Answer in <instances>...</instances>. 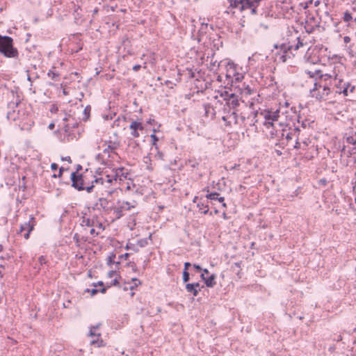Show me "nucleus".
<instances>
[{
  "label": "nucleus",
  "instance_id": "nucleus-1",
  "mask_svg": "<svg viewBox=\"0 0 356 356\" xmlns=\"http://www.w3.org/2000/svg\"><path fill=\"white\" fill-rule=\"evenodd\" d=\"M122 169L113 168L111 170V172H109L108 170H106V171L104 172L106 176L105 178H95L93 181H92V184L88 186H85V181L82 175H76V172H72V186L78 191L86 190L88 193H90L94 188V184H99L103 185L104 184H112L113 182L116 183L118 178L120 177V173L122 172Z\"/></svg>",
  "mask_w": 356,
  "mask_h": 356
},
{
  "label": "nucleus",
  "instance_id": "nucleus-2",
  "mask_svg": "<svg viewBox=\"0 0 356 356\" xmlns=\"http://www.w3.org/2000/svg\"><path fill=\"white\" fill-rule=\"evenodd\" d=\"M298 42L296 45L293 46L286 43H282L280 45L275 44V50H273L275 61L277 63H285L292 56H294L293 51L300 49H303L302 51L307 49V54L310 51L311 47L308 45L307 42H304V40L298 38ZM307 57V55H305Z\"/></svg>",
  "mask_w": 356,
  "mask_h": 356
},
{
  "label": "nucleus",
  "instance_id": "nucleus-3",
  "mask_svg": "<svg viewBox=\"0 0 356 356\" xmlns=\"http://www.w3.org/2000/svg\"><path fill=\"white\" fill-rule=\"evenodd\" d=\"M261 115L264 118L262 124L266 129H274L277 125L283 127L286 124L284 115H280V109L275 111L264 110L261 112Z\"/></svg>",
  "mask_w": 356,
  "mask_h": 356
},
{
  "label": "nucleus",
  "instance_id": "nucleus-4",
  "mask_svg": "<svg viewBox=\"0 0 356 356\" xmlns=\"http://www.w3.org/2000/svg\"><path fill=\"white\" fill-rule=\"evenodd\" d=\"M0 53L7 58L18 57V51L13 47V40L11 37L0 35Z\"/></svg>",
  "mask_w": 356,
  "mask_h": 356
},
{
  "label": "nucleus",
  "instance_id": "nucleus-5",
  "mask_svg": "<svg viewBox=\"0 0 356 356\" xmlns=\"http://www.w3.org/2000/svg\"><path fill=\"white\" fill-rule=\"evenodd\" d=\"M325 76H329L330 77H334V85L337 88V92L339 94H343L344 96H348L349 92H353L355 86H351L349 82L345 81L337 74H335V72H334L333 74H326Z\"/></svg>",
  "mask_w": 356,
  "mask_h": 356
},
{
  "label": "nucleus",
  "instance_id": "nucleus-6",
  "mask_svg": "<svg viewBox=\"0 0 356 356\" xmlns=\"http://www.w3.org/2000/svg\"><path fill=\"white\" fill-rule=\"evenodd\" d=\"M310 93L312 97H315L320 100L325 99L330 93V88L326 86H322L317 83H314V88L310 90Z\"/></svg>",
  "mask_w": 356,
  "mask_h": 356
},
{
  "label": "nucleus",
  "instance_id": "nucleus-7",
  "mask_svg": "<svg viewBox=\"0 0 356 356\" xmlns=\"http://www.w3.org/2000/svg\"><path fill=\"white\" fill-rule=\"evenodd\" d=\"M35 226V218L31 215L29 217V220L28 222H24V224L20 225L19 232L24 234V237L26 239H28L30 236V233L33 231Z\"/></svg>",
  "mask_w": 356,
  "mask_h": 356
},
{
  "label": "nucleus",
  "instance_id": "nucleus-8",
  "mask_svg": "<svg viewBox=\"0 0 356 356\" xmlns=\"http://www.w3.org/2000/svg\"><path fill=\"white\" fill-rule=\"evenodd\" d=\"M98 327L99 325L90 327L89 331V337L92 338L90 342L91 345L100 347L102 346V343H103V341L99 340V337L101 336V334L100 332H97Z\"/></svg>",
  "mask_w": 356,
  "mask_h": 356
},
{
  "label": "nucleus",
  "instance_id": "nucleus-9",
  "mask_svg": "<svg viewBox=\"0 0 356 356\" xmlns=\"http://www.w3.org/2000/svg\"><path fill=\"white\" fill-rule=\"evenodd\" d=\"M114 202L108 197H99L97 202V206H99L105 212H109L113 209Z\"/></svg>",
  "mask_w": 356,
  "mask_h": 356
},
{
  "label": "nucleus",
  "instance_id": "nucleus-10",
  "mask_svg": "<svg viewBox=\"0 0 356 356\" xmlns=\"http://www.w3.org/2000/svg\"><path fill=\"white\" fill-rule=\"evenodd\" d=\"M236 87L238 88V91H240L241 98H247L248 96L251 95L259 97V95L257 94V92L253 90L249 85L242 83L241 85H238Z\"/></svg>",
  "mask_w": 356,
  "mask_h": 356
},
{
  "label": "nucleus",
  "instance_id": "nucleus-11",
  "mask_svg": "<svg viewBox=\"0 0 356 356\" xmlns=\"http://www.w3.org/2000/svg\"><path fill=\"white\" fill-rule=\"evenodd\" d=\"M280 109V115H284V120H286V124L284 126H287L290 121H293L296 120L298 116L296 115V110L295 108H291L289 110L282 111Z\"/></svg>",
  "mask_w": 356,
  "mask_h": 356
},
{
  "label": "nucleus",
  "instance_id": "nucleus-12",
  "mask_svg": "<svg viewBox=\"0 0 356 356\" xmlns=\"http://www.w3.org/2000/svg\"><path fill=\"white\" fill-rule=\"evenodd\" d=\"M129 129H131V135L134 138H138L140 136V131L143 130V124L138 120H134L129 125Z\"/></svg>",
  "mask_w": 356,
  "mask_h": 356
},
{
  "label": "nucleus",
  "instance_id": "nucleus-13",
  "mask_svg": "<svg viewBox=\"0 0 356 356\" xmlns=\"http://www.w3.org/2000/svg\"><path fill=\"white\" fill-rule=\"evenodd\" d=\"M112 210L115 219L120 218L124 215V211H126L124 206L122 205V200H118Z\"/></svg>",
  "mask_w": 356,
  "mask_h": 356
},
{
  "label": "nucleus",
  "instance_id": "nucleus-14",
  "mask_svg": "<svg viewBox=\"0 0 356 356\" xmlns=\"http://www.w3.org/2000/svg\"><path fill=\"white\" fill-rule=\"evenodd\" d=\"M241 2L242 3L240 7V12L250 9L252 14H255L257 13V5L255 3L252 2V0H242Z\"/></svg>",
  "mask_w": 356,
  "mask_h": 356
},
{
  "label": "nucleus",
  "instance_id": "nucleus-15",
  "mask_svg": "<svg viewBox=\"0 0 356 356\" xmlns=\"http://www.w3.org/2000/svg\"><path fill=\"white\" fill-rule=\"evenodd\" d=\"M237 72V65L233 63H228L226 65V79L230 81Z\"/></svg>",
  "mask_w": 356,
  "mask_h": 356
},
{
  "label": "nucleus",
  "instance_id": "nucleus-16",
  "mask_svg": "<svg viewBox=\"0 0 356 356\" xmlns=\"http://www.w3.org/2000/svg\"><path fill=\"white\" fill-rule=\"evenodd\" d=\"M107 147L104 149V154H106L108 157H110L111 153H115V151L119 147V143L109 140L108 142H106Z\"/></svg>",
  "mask_w": 356,
  "mask_h": 356
},
{
  "label": "nucleus",
  "instance_id": "nucleus-17",
  "mask_svg": "<svg viewBox=\"0 0 356 356\" xmlns=\"http://www.w3.org/2000/svg\"><path fill=\"white\" fill-rule=\"evenodd\" d=\"M225 99L227 101L228 106L232 108H235L239 104L238 97L234 93H231L229 95L227 94L225 97Z\"/></svg>",
  "mask_w": 356,
  "mask_h": 356
},
{
  "label": "nucleus",
  "instance_id": "nucleus-18",
  "mask_svg": "<svg viewBox=\"0 0 356 356\" xmlns=\"http://www.w3.org/2000/svg\"><path fill=\"white\" fill-rule=\"evenodd\" d=\"M186 290L188 293L193 294V296H197L200 291V286L198 282L187 283L186 284Z\"/></svg>",
  "mask_w": 356,
  "mask_h": 356
},
{
  "label": "nucleus",
  "instance_id": "nucleus-19",
  "mask_svg": "<svg viewBox=\"0 0 356 356\" xmlns=\"http://www.w3.org/2000/svg\"><path fill=\"white\" fill-rule=\"evenodd\" d=\"M107 277L111 279L110 281L107 282L108 286H115L119 282L120 275L116 270H110L108 273Z\"/></svg>",
  "mask_w": 356,
  "mask_h": 356
},
{
  "label": "nucleus",
  "instance_id": "nucleus-20",
  "mask_svg": "<svg viewBox=\"0 0 356 356\" xmlns=\"http://www.w3.org/2000/svg\"><path fill=\"white\" fill-rule=\"evenodd\" d=\"M318 26V22L314 17H311L306 21L305 29L307 33H311Z\"/></svg>",
  "mask_w": 356,
  "mask_h": 356
},
{
  "label": "nucleus",
  "instance_id": "nucleus-21",
  "mask_svg": "<svg viewBox=\"0 0 356 356\" xmlns=\"http://www.w3.org/2000/svg\"><path fill=\"white\" fill-rule=\"evenodd\" d=\"M282 10L283 11L282 15L284 18H291L293 17V14L295 13L294 8L293 6H289L287 5H284Z\"/></svg>",
  "mask_w": 356,
  "mask_h": 356
},
{
  "label": "nucleus",
  "instance_id": "nucleus-22",
  "mask_svg": "<svg viewBox=\"0 0 356 356\" xmlns=\"http://www.w3.org/2000/svg\"><path fill=\"white\" fill-rule=\"evenodd\" d=\"M200 277L204 281V283L207 287H213L216 284V276L214 274L211 275L209 277H206L204 276V273H202Z\"/></svg>",
  "mask_w": 356,
  "mask_h": 356
},
{
  "label": "nucleus",
  "instance_id": "nucleus-23",
  "mask_svg": "<svg viewBox=\"0 0 356 356\" xmlns=\"http://www.w3.org/2000/svg\"><path fill=\"white\" fill-rule=\"evenodd\" d=\"M222 120L225 122V125L227 126L230 125L232 122L237 123L236 113L235 111H233L227 116H222Z\"/></svg>",
  "mask_w": 356,
  "mask_h": 356
},
{
  "label": "nucleus",
  "instance_id": "nucleus-24",
  "mask_svg": "<svg viewBox=\"0 0 356 356\" xmlns=\"http://www.w3.org/2000/svg\"><path fill=\"white\" fill-rule=\"evenodd\" d=\"M90 227L89 232L91 235H98L99 234V231L104 229L102 225L98 222H96L95 226Z\"/></svg>",
  "mask_w": 356,
  "mask_h": 356
},
{
  "label": "nucleus",
  "instance_id": "nucleus-25",
  "mask_svg": "<svg viewBox=\"0 0 356 356\" xmlns=\"http://www.w3.org/2000/svg\"><path fill=\"white\" fill-rule=\"evenodd\" d=\"M241 1L242 0H229V7L240 12V7L242 3Z\"/></svg>",
  "mask_w": 356,
  "mask_h": 356
},
{
  "label": "nucleus",
  "instance_id": "nucleus-26",
  "mask_svg": "<svg viewBox=\"0 0 356 356\" xmlns=\"http://www.w3.org/2000/svg\"><path fill=\"white\" fill-rule=\"evenodd\" d=\"M95 223L96 222H95L93 220H91L88 218L83 217L81 225L83 227H90L95 226Z\"/></svg>",
  "mask_w": 356,
  "mask_h": 356
},
{
  "label": "nucleus",
  "instance_id": "nucleus-27",
  "mask_svg": "<svg viewBox=\"0 0 356 356\" xmlns=\"http://www.w3.org/2000/svg\"><path fill=\"white\" fill-rule=\"evenodd\" d=\"M243 78H244V75L243 73L236 72V73L234 74V76H233V78L231 79L230 81L232 83H241L242 81V80L243 79Z\"/></svg>",
  "mask_w": 356,
  "mask_h": 356
},
{
  "label": "nucleus",
  "instance_id": "nucleus-28",
  "mask_svg": "<svg viewBox=\"0 0 356 356\" xmlns=\"http://www.w3.org/2000/svg\"><path fill=\"white\" fill-rule=\"evenodd\" d=\"M197 208L199 209V211L204 213V214H207L209 213V206L207 204H205L204 203H200V202H198L197 204Z\"/></svg>",
  "mask_w": 356,
  "mask_h": 356
},
{
  "label": "nucleus",
  "instance_id": "nucleus-29",
  "mask_svg": "<svg viewBox=\"0 0 356 356\" xmlns=\"http://www.w3.org/2000/svg\"><path fill=\"white\" fill-rule=\"evenodd\" d=\"M96 286H97V285L94 284V287L92 289H86V291L88 292V293H90V294L92 296H94V295L97 294L99 291H100V292H102L103 293H105V291H106V289L105 288L103 287L100 290H98V289H96Z\"/></svg>",
  "mask_w": 356,
  "mask_h": 356
},
{
  "label": "nucleus",
  "instance_id": "nucleus-30",
  "mask_svg": "<svg viewBox=\"0 0 356 356\" xmlns=\"http://www.w3.org/2000/svg\"><path fill=\"white\" fill-rule=\"evenodd\" d=\"M122 205L124 206L125 210L129 211L132 208H135L136 206V202L133 201L131 202L127 201H122Z\"/></svg>",
  "mask_w": 356,
  "mask_h": 356
},
{
  "label": "nucleus",
  "instance_id": "nucleus-31",
  "mask_svg": "<svg viewBox=\"0 0 356 356\" xmlns=\"http://www.w3.org/2000/svg\"><path fill=\"white\" fill-rule=\"evenodd\" d=\"M345 140H346V143L356 146V136H353V135L347 136L345 138Z\"/></svg>",
  "mask_w": 356,
  "mask_h": 356
},
{
  "label": "nucleus",
  "instance_id": "nucleus-32",
  "mask_svg": "<svg viewBox=\"0 0 356 356\" xmlns=\"http://www.w3.org/2000/svg\"><path fill=\"white\" fill-rule=\"evenodd\" d=\"M55 69V67H53L52 70H50L49 71V72L47 73V76L51 78L52 80H57L59 74L58 73H56L54 70Z\"/></svg>",
  "mask_w": 356,
  "mask_h": 356
},
{
  "label": "nucleus",
  "instance_id": "nucleus-33",
  "mask_svg": "<svg viewBox=\"0 0 356 356\" xmlns=\"http://www.w3.org/2000/svg\"><path fill=\"white\" fill-rule=\"evenodd\" d=\"M311 78L322 76V74H320V71L315 70L314 72L312 71H306L305 72Z\"/></svg>",
  "mask_w": 356,
  "mask_h": 356
},
{
  "label": "nucleus",
  "instance_id": "nucleus-34",
  "mask_svg": "<svg viewBox=\"0 0 356 356\" xmlns=\"http://www.w3.org/2000/svg\"><path fill=\"white\" fill-rule=\"evenodd\" d=\"M156 130L154 129V133H155ZM152 140V145L155 147L156 149L158 148L156 142L159 140L158 137L155 135V134H152L150 136Z\"/></svg>",
  "mask_w": 356,
  "mask_h": 356
},
{
  "label": "nucleus",
  "instance_id": "nucleus-35",
  "mask_svg": "<svg viewBox=\"0 0 356 356\" xmlns=\"http://www.w3.org/2000/svg\"><path fill=\"white\" fill-rule=\"evenodd\" d=\"M218 195H219V194L218 193L213 192V193H208L206 195V197L207 199L214 200H217Z\"/></svg>",
  "mask_w": 356,
  "mask_h": 356
},
{
  "label": "nucleus",
  "instance_id": "nucleus-36",
  "mask_svg": "<svg viewBox=\"0 0 356 356\" xmlns=\"http://www.w3.org/2000/svg\"><path fill=\"white\" fill-rule=\"evenodd\" d=\"M125 249L129 250H134V252H138V248L136 247V245L133 243H128L126 246H125Z\"/></svg>",
  "mask_w": 356,
  "mask_h": 356
},
{
  "label": "nucleus",
  "instance_id": "nucleus-37",
  "mask_svg": "<svg viewBox=\"0 0 356 356\" xmlns=\"http://www.w3.org/2000/svg\"><path fill=\"white\" fill-rule=\"evenodd\" d=\"M343 19L344 22H348L353 19V17L349 12H346L343 15Z\"/></svg>",
  "mask_w": 356,
  "mask_h": 356
},
{
  "label": "nucleus",
  "instance_id": "nucleus-38",
  "mask_svg": "<svg viewBox=\"0 0 356 356\" xmlns=\"http://www.w3.org/2000/svg\"><path fill=\"white\" fill-rule=\"evenodd\" d=\"M189 273L187 270H186V269L184 270L183 271V281L184 282H187L190 277H189Z\"/></svg>",
  "mask_w": 356,
  "mask_h": 356
},
{
  "label": "nucleus",
  "instance_id": "nucleus-39",
  "mask_svg": "<svg viewBox=\"0 0 356 356\" xmlns=\"http://www.w3.org/2000/svg\"><path fill=\"white\" fill-rule=\"evenodd\" d=\"M115 257V255L113 253L111 255H109L107 258V264L111 265V264H113L114 262Z\"/></svg>",
  "mask_w": 356,
  "mask_h": 356
},
{
  "label": "nucleus",
  "instance_id": "nucleus-40",
  "mask_svg": "<svg viewBox=\"0 0 356 356\" xmlns=\"http://www.w3.org/2000/svg\"><path fill=\"white\" fill-rule=\"evenodd\" d=\"M310 122L307 120H302L301 122V125L303 128H306L307 126H309Z\"/></svg>",
  "mask_w": 356,
  "mask_h": 356
},
{
  "label": "nucleus",
  "instance_id": "nucleus-41",
  "mask_svg": "<svg viewBox=\"0 0 356 356\" xmlns=\"http://www.w3.org/2000/svg\"><path fill=\"white\" fill-rule=\"evenodd\" d=\"M294 148H296V149L301 148V144L299 142V139L298 138L296 139V144L294 145Z\"/></svg>",
  "mask_w": 356,
  "mask_h": 356
},
{
  "label": "nucleus",
  "instance_id": "nucleus-42",
  "mask_svg": "<svg viewBox=\"0 0 356 356\" xmlns=\"http://www.w3.org/2000/svg\"><path fill=\"white\" fill-rule=\"evenodd\" d=\"M131 281L134 283L135 286L140 284V282L137 278H132Z\"/></svg>",
  "mask_w": 356,
  "mask_h": 356
},
{
  "label": "nucleus",
  "instance_id": "nucleus-43",
  "mask_svg": "<svg viewBox=\"0 0 356 356\" xmlns=\"http://www.w3.org/2000/svg\"><path fill=\"white\" fill-rule=\"evenodd\" d=\"M343 39V42L346 44H348L350 42V38L349 36H344Z\"/></svg>",
  "mask_w": 356,
  "mask_h": 356
},
{
  "label": "nucleus",
  "instance_id": "nucleus-44",
  "mask_svg": "<svg viewBox=\"0 0 356 356\" xmlns=\"http://www.w3.org/2000/svg\"><path fill=\"white\" fill-rule=\"evenodd\" d=\"M193 268H194L195 269H196L197 270H202V267H201L200 265H198V264H193Z\"/></svg>",
  "mask_w": 356,
  "mask_h": 356
},
{
  "label": "nucleus",
  "instance_id": "nucleus-45",
  "mask_svg": "<svg viewBox=\"0 0 356 356\" xmlns=\"http://www.w3.org/2000/svg\"><path fill=\"white\" fill-rule=\"evenodd\" d=\"M140 67H141V66L140 65H135L133 67V70L135 72H137Z\"/></svg>",
  "mask_w": 356,
  "mask_h": 356
},
{
  "label": "nucleus",
  "instance_id": "nucleus-46",
  "mask_svg": "<svg viewBox=\"0 0 356 356\" xmlns=\"http://www.w3.org/2000/svg\"><path fill=\"white\" fill-rule=\"evenodd\" d=\"M58 111V108L55 106H53L50 110L51 113H55Z\"/></svg>",
  "mask_w": 356,
  "mask_h": 356
},
{
  "label": "nucleus",
  "instance_id": "nucleus-47",
  "mask_svg": "<svg viewBox=\"0 0 356 356\" xmlns=\"http://www.w3.org/2000/svg\"><path fill=\"white\" fill-rule=\"evenodd\" d=\"M300 6H301L304 9L307 8L308 6V4L307 2L305 3H300Z\"/></svg>",
  "mask_w": 356,
  "mask_h": 356
},
{
  "label": "nucleus",
  "instance_id": "nucleus-48",
  "mask_svg": "<svg viewBox=\"0 0 356 356\" xmlns=\"http://www.w3.org/2000/svg\"><path fill=\"white\" fill-rule=\"evenodd\" d=\"M51 168L52 170H56L58 168V165L56 163H52L51 165Z\"/></svg>",
  "mask_w": 356,
  "mask_h": 356
},
{
  "label": "nucleus",
  "instance_id": "nucleus-49",
  "mask_svg": "<svg viewBox=\"0 0 356 356\" xmlns=\"http://www.w3.org/2000/svg\"><path fill=\"white\" fill-rule=\"evenodd\" d=\"M90 107L89 106H86L84 109V113L85 114H87L88 113V111L90 112Z\"/></svg>",
  "mask_w": 356,
  "mask_h": 356
},
{
  "label": "nucleus",
  "instance_id": "nucleus-50",
  "mask_svg": "<svg viewBox=\"0 0 356 356\" xmlns=\"http://www.w3.org/2000/svg\"><path fill=\"white\" fill-rule=\"evenodd\" d=\"M250 103V106H252L254 103V98H251L250 100H248Z\"/></svg>",
  "mask_w": 356,
  "mask_h": 356
},
{
  "label": "nucleus",
  "instance_id": "nucleus-51",
  "mask_svg": "<svg viewBox=\"0 0 356 356\" xmlns=\"http://www.w3.org/2000/svg\"><path fill=\"white\" fill-rule=\"evenodd\" d=\"M129 253H125V254H122V255L120 256V257H121V258H124L125 259H127L129 257Z\"/></svg>",
  "mask_w": 356,
  "mask_h": 356
},
{
  "label": "nucleus",
  "instance_id": "nucleus-52",
  "mask_svg": "<svg viewBox=\"0 0 356 356\" xmlns=\"http://www.w3.org/2000/svg\"><path fill=\"white\" fill-rule=\"evenodd\" d=\"M188 266H191V264L189 262H186L184 264V269H186V270H187V268H188Z\"/></svg>",
  "mask_w": 356,
  "mask_h": 356
},
{
  "label": "nucleus",
  "instance_id": "nucleus-53",
  "mask_svg": "<svg viewBox=\"0 0 356 356\" xmlns=\"http://www.w3.org/2000/svg\"><path fill=\"white\" fill-rule=\"evenodd\" d=\"M217 200H218L220 202L222 203V202H224L225 199H224L223 197H218V196Z\"/></svg>",
  "mask_w": 356,
  "mask_h": 356
},
{
  "label": "nucleus",
  "instance_id": "nucleus-54",
  "mask_svg": "<svg viewBox=\"0 0 356 356\" xmlns=\"http://www.w3.org/2000/svg\"><path fill=\"white\" fill-rule=\"evenodd\" d=\"M63 160L67 161H68L69 163H71V162H72L71 159H70V156H66V157L63 158Z\"/></svg>",
  "mask_w": 356,
  "mask_h": 356
},
{
  "label": "nucleus",
  "instance_id": "nucleus-55",
  "mask_svg": "<svg viewBox=\"0 0 356 356\" xmlns=\"http://www.w3.org/2000/svg\"><path fill=\"white\" fill-rule=\"evenodd\" d=\"M39 260H40V264H42V263H44V262H45V261H44V260H45V259H44V257H43V256H41V257L39 258Z\"/></svg>",
  "mask_w": 356,
  "mask_h": 356
},
{
  "label": "nucleus",
  "instance_id": "nucleus-56",
  "mask_svg": "<svg viewBox=\"0 0 356 356\" xmlns=\"http://www.w3.org/2000/svg\"><path fill=\"white\" fill-rule=\"evenodd\" d=\"M54 127H55L54 123H50V124H49V129H53L54 128Z\"/></svg>",
  "mask_w": 356,
  "mask_h": 356
},
{
  "label": "nucleus",
  "instance_id": "nucleus-57",
  "mask_svg": "<svg viewBox=\"0 0 356 356\" xmlns=\"http://www.w3.org/2000/svg\"><path fill=\"white\" fill-rule=\"evenodd\" d=\"M202 270L203 271L202 273H204V276L209 273V270L207 268L202 269Z\"/></svg>",
  "mask_w": 356,
  "mask_h": 356
},
{
  "label": "nucleus",
  "instance_id": "nucleus-58",
  "mask_svg": "<svg viewBox=\"0 0 356 356\" xmlns=\"http://www.w3.org/2000/svg\"><path fill=\"white\" fill-rule=\"evenodd\" d=\"M286 138L287 140H291V139H292V136H291V134H288L286 135Z\"/></svg>",
  "mask_w": 356,
  "mask_h": 356
},
{
  "label": "nucleus",
  "instance_id": "nucleus-59",
  "mask_svg": "<svg viewBox=\"0 0 356 356\" xmlns=\"http://www.w3.org/2000/svg\"><path fill=\"white\" fill-rule=\"evenodd\" d=\"M261 1V0H252V2L255 3V4L257 5V7L259 1Z\"/></svg>",
  "mask_w": 356,
  "mask_h": 356
},
{
  "label": "nucleus",
  "instance_id": "nucleus-60",
  "mask_svg": "<svg viewBox=\"0 0 356 356\" xmlns=\"http://www.w3.org/2000/svg\"><path fill=\"white\" fill-rule=\"evenodd\" d=\"M279 1L282 2V3H287L290 0H278Z\"/></svg>",
  "mask_w": 356,
  "mask_h": 356
},
{
  "label": "nucleus",
  "instance_id": "nucleus-61",
  "mask_svg": "<svg viewBox=\"0 0 356 356\" xmlns=\"http://www.w3.org/2000/svg\"><path fill=\"white\" fill-rule=\"evenodd\" d=\"M138 245H139L140 247L144 246V244H143V241H138Z\"/></svg>",
  "mask_w": 356,
  "mask_h": 356
},
{
  "label": "nucleus",
  "instance_id": "nucleus-62",
  "mask_svg": "<svg viewBox=\"0 0 356 356\" xmlns=\"http://www.w3.org/2000/svg\"><path fill=\"white\" fill-rule=\"evenodd\" d=\"M342 339H343L342 336L341 335H339L337 341H341Z\"/></svg>",
  "mask_w": 356,
  "mask_h": 356
},
{
  "label": "nucleus",
  "instance_id": "nucleus-63",
  "mask_svg": "<svg viewBox=\"0 0 356 356\" xmlns=\"http://www.w3.org/2000/svg\"><path fill=\"white\" fill-rule=\"evenodd\" d=\"M96 284L97 286V285L103 286V282H101V281H99V282H97V284Z\"/></svg>",
  "mask_w": 356,
  "mask_h": 356
},
{
  "label": "nucleus",
  "instance_id": "nucleus-64",
  "mask_svg": "<svg viewBox=\"0 0 356 356\" xmlns=\"http://www.w3.org/2000/svg\"><path fill=\"white\" fill-rule=\"evenodd\" d=\"M319 3H320V1H315V3H314V6H318L319 5Z\"/></svg>",
  "mask_w": 356,
  "mask_h": 356
}]
</instances>
